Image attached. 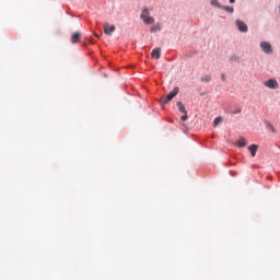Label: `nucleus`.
Masks as SVG:
<instances>
[{"label":"nucleus","instance_id":"20","mask_svg":"<svg viewBox=\"0 0 280 280\" xmlns=\"http://www.w3.org/2000/svg\"><path fill=\"white\" fill-rule=\"evenodd\" d=\"M230 3H235V0H230Z\"/></svg>","mask_w":280,"mask_h":280},{"label":"nucleus","instance_id":"2","mask_svg":"<svg viewBox=\"0 0 280 280\" xmlns=\"http://www.w3.org/2000/svg\"><path fill=\"white\" fill-rule=\"evenodd\" d=\"M259 47L262 54H266V56H272V54H275V48H272V44H270V42H260Z\"/></svg>","mask_w":280,"mask_h":280},{"label":"nucleus","instance_id":"18","mask_svg":"<svg viewBox=\"0 0 280 280\" xmlns=\"http://www.w3.org/2000/svg\"><path fill=\"white\" fill-rule=\"evenodd\" d=\"M182 121H187V112L184 114V116H182Z\"/></svg>","mask_w":280,"mask_h":280},{"label":"nucleus","instance_id":"11","mask_svg":"<svg viewBox=\"0 0 280 280\" xmlns=\"http://www.w3.org/2000/svg\"><path fill=\"white\" fill-rule=\"evenodd\" d=\"M177 108H178L179 113L187 115V109H185V105H183L180 102H177Z\"/></svg>","mask_w":280,"mask_h":280},{"label":"nucleus","instance_id":"8","mask_svg":"<svg viewBox=\"0 0 280 280\" xmlns=\"http://www.w3.org/2000/svg\"><path fill=\"white\" fill-rule=\"evenodd\" d=\"M210 5L212 8H218L219 10H222V3H220V0H210Z\"/></svg>","mask_w":280,"mask_h":280},{"label":"nucleus","instance_id":"10","mask_svg":"<svg viewBox=\"0 0 280 280\" xmlns=\"http://www.w3.org/2000/svg\"><path fill=\"white\" fill-rule=\"evenodd\" d=\"M236 144L238 148H246V139H244V137H240V139L236 141Z\"/></svg>","mask_w":280,"mask_h":280},{"label":"nucleus","instance_id":"15","mask_svg":"<svg viewBox=\"0 0 280 280\" xmlns=\"http://www.w3.org/2000/svg\"><path fill=\"white\" fill-rule=\"evenodd\" d=\"M223 121V118L221 116L217 117L214 120H213V126H220V124Z\"/></svg>","mask_w":280,"mask_h":280},{"label":"nucleus","instance_id":"1","mask_svg":"<svg viewBox=\"0 0 280 280\" xmlns=\"http://www.w3.org/2000/svg\"><path fill=\"white\" fill-rule=\"evenodd\" d=\"M140 21H142L143 25L150 26V34H156L163 31V24L161 22H156V19L152 16V7H142L140 10Z\"/></svg>","mask_w":280,"mask_h":280},{"label":"nucleus","instance_id":"3","mask_svg":"<svg viewBox=\"0 0 280 280\" xmlns=\"http://www.w3.org/2000/svg\"><path fill=\"white\" fill-rule=\"evenodd\" d=\"M180 89L174 88L173 91H171L165 97L160 100V104H167L168 102H172L176 95H178V92Z\"/></svg>","mask_w":280,"mask_h":280},{"label":"nucleus","instance_id":"5","mask_svg":"<svg viewBox=\"0 0 280 280\" xmlns=\"http://www.w3.org/2000/svg\"><path fill=\"white\" fill-rule=\"evenodd\" d=\"M236 28L241 34H247L248 33V25H246V22L242 20H236L235 21Z\"/></svg>","mask_w":280,"mask_h":280},{"label":"nucleus","instance_id":"4","mask_svg":"<svg viewBox=\"0 0 280 280\" xmlns=\"http://www.w3.org/2000/svg\"><path fill=\"white\" fill-rule=\"evenodd\" d=\"M262 84L266 89H270L271 91H277V89H279V81H277V79L266 80Z\"/></svg>","mask_w":280,"mask_h":280},{"label":"nucleus","instance_id":"17","mask_svg":"<svg viewBox=\"0 0 280 280\" xmlns=\"http://www.w3.org/2000/svg\"><path fill=\"white\" fill-rule=\"evenodd\" d=\"M242 113V108L236 107V109L233 112L234 115H240Z\"/></svg>","mask_w":280,"mask_h":280},{"label":"nucleus","instance_id":"14","mask_svg":"<svg viewBox=\"0 0 280 280\" xmlns=\"http://www.w3.org/2000/svg\"><path fill=\"white\" fill-rule=\"evenodd\" d=\"M200 80H201V82H205L207 84L211 80V75L205 74V75L201 77Z\"/></svg>","mask_w":280,"mask_h":280},{"label":"nucleus","instance_id":"12","mask_svg":"<svg viewBox=\"0 0 280 280\" xmlns=\"http://www.w3.org/2000/svg\"><path fill=\"white\" fill-rule=\"evenodd\" d=\"M221 10H224V12H229V14H233V12H235V9H233V7H229V5H223L221 8Z\"/></svg>","mask_w":280,"mask_h":280},{"label":"nucleus","instance_id":"7","mask_svg":"<svg viewBox=\"0 0 280 280\" xmlns=\"http://www.w3.org/2000/svg\"><path fill=\"white\" fill-rule=\"evenodd\" d=\"M248 150H249L252 156L255 158V156H257V150H259V145L252 144L248 147Z\"/></svg>","mask_w":280,"mask_h":280},{"label":"nucleus","instance_id":"13","mask_svg":"<svg viewBox=\"0 0 280 280\" xmlns=\"http://www.w3.org/2000/svg\"><path fill=\"white\" fill-rule=\"evenodd\" d=\"M80 40V33H74L71 36V43H78Z\"/></svg>","mask_w":280,"mask_h":280},{"label":"nucleus","instance_id":"6","mask_svg":"<svg viewBox=\"0 0 280 280\" xmlns=\"http://www.w3.org/2000/svg\"><path fill=\"white\" fill-rule=\"evenodd\" d=\"M115 30V25L109 26L108 23L104 24V34H106V36H113Z\"/></svg>","mask_w":280,"mask_h":280},{"label":"nucleus","instance_id":"16","mask_svg":"<svg viewBox=\"0 0 280 280\" xmlns=\"http://www.w3.org/2000/svg\"><path fill=\"white\" fill-rule=\"evenodd\" d=\"M267 129L271 130L272 132H277V130L275 129V127L270 122H267Z\"/></svg>","mask_w":280,"mask_h":280},{"label":"nucleus","instance_id":"19","mask_svg":"<svg viewBox=\"0 0 280 280\" xmlns=\"http://www.w3.org/2000/svg\"><path fill=\"white\" fill-rule=\"evenodd\" d=\"M221 80H223V81L226 80V78L224 77V74H222Z\"/></svg>","mask_w":280,"mask_h":280},{"label":"nucleus","instance_id":"9","mask_svg":"<svg viewBox=\"0 0 280 280\" xmlns=\"http://www.w3.org/2000/svg\"><path fill=\"white\" fill-rule=\"evenodd\" d=\"M151 56L152 58H156V60H159V58H161V48L153 49Z\"/></svg>","mask_w":280,"mask_h":280}]
</instances>
